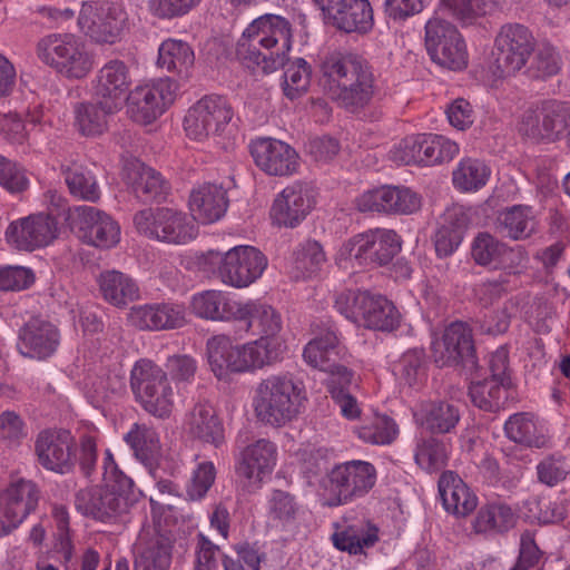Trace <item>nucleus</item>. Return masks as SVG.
Wrapping results in <instances>:
<instances>
[{
	"label": "nucleus",
	"instance_id": "obj_1",
	"mask_svg": "<svg viewBox=\"0 0 570 570\" xmlns=\"http://www.w3.org/2000/svg\"><path fill=\"white\" fill-rule=\"evenodd\" d=\"M102 484L80 489L75 494L76 510L102 523L125 522L141 492L117 465L110 450L105 451Z\"/></svg>",
	"mask_w": 570,
	"mask_h": 570
},
{
	"label": "nucleus",
	"instance_id": "obj_2",
	"mask_svg": "<svg viewBox=\"0 0 570 570\" xmlns=\"http://www.w3.org/2000/svg\"><path fill=\"white\" fill-rule=\"evenodd\" d=\"M321 82L342 108L356 114L373 100L377 86L368 61L354 53L334 52L321 65Z\"/></svg>",
	"mask_w": 570,
	"mask_h": 570
},
{
	"label": "nucleus",
	"instance_id": "obj_3",
	"mask_svg": "<svg viewBox=\"0 0 570 570\" xmlns=\"http://www.w3.org/2000/svg\"><path fill=\"white\" fill-rule=\"evenodd\" d=\"M292 26L277 14L255 19L237 42L236 55L248 68L272 72L286 66L292 48Z\"/></svg>",
	"mask_w": 570,
	"mask_h": 570
},
{
	"label": "nucleus",
	"instance_id": "obj_4",
	"mask_svg": "<svg viewBox=\"0 0 570 570\" xmlns=\"http://www.w3.org/2000/svg\"><path fill=\"white\" fill-rule=\"evenodd\" d=\"M35 454L39 464L48 471L68 474L77 462L82 474L90 478L97 463V443L91 435H82L79 444L69 430L46 429L38 433Z\"/></svg>",
	"mask_w": 570,
	"mask_h": 570
},
{
	"label": "nucleus",
	"instance_id": "obj_5",
	"mask_svg": "<svg viewBox=\"0 0 570 570\" xmlns=\"http://www.w3.org/2000/svg\"><path fill=\"white\" fill-rule=\"evenodd\" d=\"M305 401L304 387L292 375L273 374L258 383L253 407L259 422L282 428L302 413Z\"/></svg>",
	"mask_w": 570,
	"mask_h": 570
},
{
	"label": "nucleus",
	"instance_id": "obj_6",
	"mask_svg": "<svg viewBox=\"0 0 570 570\" xmlns=\"http://www.w3.org/2000/svg\"><path fill=\"white\" fill-rule=\"evenodd\" d=\"M278 345L266 344L264 340L234 345L228 336L216 335L207 342L208 363L219 380L273 365L278 362Z\"/></svg>",
	"mask_w": 570,
	"mask_h": 570
},
{
	"label": "nucleus",
	"instance_id": "obj_7",
	"mask_svg": "<svg viewBox=\"0 0 570 570\" xmlns=\"http://www.w3.org/2000/svg\"><path fill=\"white\" fill-rule=\"evenodd\" d=\"M376 479L377 472L371 462L351 460L335 464L321 481L326 504L338 507L365 497Z\"/></svg>",
	"mask_w": 570,
	"mask_h": 570
},
{
	"label": "nucleus",
	"instance_id": "obj_8",
	"mask_svg": "<svg viewBox=\"0 0 570 570\" xmlns=\"http://www.w3.org/2000/svg\"><path fill=\"white\" fill-rule=\"evenodd\" d=\"M36 55L67 79H82L94 67L85 43L71 33H50L40 38Z\"/></svg>",
	"mask_w": 570,
	"mask_h": 570
},
{
	"label": "nucleus",
	"instance_id": "obj_9",
	"mask_svg": "<svg viewBox=\"0 0 570 570\" xmlns=\"http://www.w3.org/2000/svg\"><path fill=\"white\" fill-rule=\"evenodd\" d=\"M130 386L142 409L158 419L170 416L174 391L167 373L149 360H139L130 372Z\"/></svg>",
	"mask_w": 570,
	"mask_h": 570
},
{
	"label": "nucleus",
	"instance_id": "obj_10",
	"mask_svg": "<svg viewBox=\"0 0 570 570\" xmlns=\"http://www.w3.org/2000/svg\"><path fill=\"white\" fill-rule=\"evenodd\" d=\"M205 265L217 267L218 277L233 287H247L258 279L267 267L266 256L256 247L235 246L222 254L208 250L204 256Z\"/></svg>",
	"mask_w": 570,
	"mask_h": 570
},
{
	"label": "nucleus",
	"instance_id": "obj_11",
	"mask_svg": "<svg viewBox=\"0 0 570 570\" xmlns=\"http://www.w3.org/2000/svg\"><path fill=\"white\" fill-rule=\"evenodd\" d=\"M401 238L392 229L374 228L357 234L340 248V257L354 261L360 267L389 264L401 250Z\"/></svg>",
	"mask_w": 570,
	"mask_h": 570
},
{
	"label": "nucleus",
	"instance_id": "obj_12",
	"mask_svg": "<svg viewBox=\"0 0 570 570\" xmlns=\"http://www.w3.org/2000/svg\"><path fill=\"white\" fill-rule=\"evenodd\" d=\"M518 132L533 142L551 144L570 137V102L549 100L539 111L525 110L518 122Z\"/></svg>",
	"mask_w": 570,
	"mask_h": 570
},
{
	"label": "nucleus",
	"instance_id": "obj_13",
	"mask_svg": "<svg viewBox=\"0 0 570 570\" xmlns=\"http://www.w3.org/2000/svg\"><path fill=\"white\" fill-rule=\"evenodd\" d=\"M136 230L153 239L185 244L196 237L197 228L187 214L173 208H146L134 216Z\"/></svg>",
	"mask_w": 570,
	"mask_h": 570
},
{
	"label": "nucleus",
	"instance_id": "obj_14",
	"mask_svg": "<svg viewBox=\"0 0 570 570\" xmlns=\"http://www.w3.org/2000/svg\"><path fill=\"white\" fill-rule=\"evenodd\" d=\"M535 45L532 31L524 24H503L494 39L495 72L509 77L524 69Z\"/></svg>",
	"mask_w": 570,
	"mask_h": 570
},
{
	"label": "nucleus",
	"instance_id": "obj_15",
	"mask_svg": "<svg viewBox=\"0 0 570 570\" xmlns=\"http://www.w3.org/2000/svg\"><path fill=\"white\" fill-rule=\"evenodd\" d=\"M234 117L228 100L219 95H207L195 102L184 119L186 135L203 141L225 132Z\"/></svg>",
	"mask_w": 570,
	"mask_h": 570
},
{
	"label": "nucleus",
	"instance_id": "obj_16",
	"mask_svg": "<svg viewBox=\"0 0 570 570\" xmlns=\"http://www.w3.org/2000/svg\"><path fill=\"white\" fill-rule=\"evenodd\" d=\"M425 47L431 59L451 70L468 65L465 42L454 24L434 16L425 24Z\"/></svg>",
	"mask_w": 570,
	"mask_h": 570
},
{
	"label": "nucleus",
	"instance_id": "obj_17",
	"mask_svg": "<svg viewBox=\"0 0 570 570\" xmlns=\"http://www.w3.org/2000/svg\"><path fill=\"white\" fill-rule=\"evenodd\" d=\"M127 21L120 3L108 0L85 1L78 16L81 31L98 43H114Z\"/></svg>",
	"mask_w": 570,
	"mask_h": 570
},
{
	"label": "nucleus",
	"instance_id": "obj_18",
	"mask_svg": "<svg viewBox=\"0 0 570 570\" xmlns=\"http://www.w3.org/2000/svg\"><path fill=\"white\" fill-rule=\"evenodd\" d=\"M459 153L456 142L439 135L409 136L390 151L399 165L419 164L431 166L451 160Z\"/></svg>",
	"mask_w": 570,
	"mask_h": 570
},
{
	"label": "nucleus",
	"instance_id": "obj_19",
	"mask_svg": "<svg viewBox=\"0 0 570 570\" xmlns=\"http://www.w3.org/2000/svg\"><path fill=\"white\" fill-rule=\"evenodd\" d=\"M177 89L176 81L170 78L138 86L126 98L128 114L136 122L150 124L174 102Z\"/></svg>",
	"mask_w": 570,
	"mask_h": 570
},
{
	"label": "nucleus",
	"instance_id": "obj_20",
	"mask_svg": "<svg viewBox=\"0 0 570 570\" xmlns=\"http://www.w3.org/2000/svg\"><path fill=\"white\" fill-rule=\"evenodd\" d=\"M66 219L88 245L110 248L120 239V227L117 222L98 208L85 205L68 208Z\"/></svg>",
	"mask_w": 570,
	"mask_h": 570
},
{
	"label": "nucleus",
	"instance_id": "obj_21",
	"mask_svg": "<svg viewBox=\"0 0 570 570\" xmlns=\"http://www.w3.org/2000/svg\"><path fill=\"white\" fill-rule=\"evenodd\" d=\"M40 491L31 480L11 482L0 493V535L16 529L38 505Z\"/></svg>",
	"mask_w": 570,
	"mask_h": 570
},
{
	"label": "nucleus",
	"instance_id": "obj_22",
	"mask_svg": "<svg viewBox=\"0 0 570 570\" xmlns=\"http://www.w3.org/2000/svg\"><path fill=\"white\" fill-rule=\"evenodd\" d=\"M235 321L242 323L245 332L259 335L258 340H264L266 344L278 345V362L283 358L287 346L277 335L283 327L282 316L272 305L259 301L240 302Z\"/></svg>",
	"mask_w": 570,
	"mask_h": 570
},
{
	"label": "nucleus",
	"instance_id": "obj_23",
	"mask_svg": "<svg viewBox=\"0 0 570 570\" xmlns=\"http://www.w3.org/2000/svg\"><path fill=\"white\" fill-rule=\"evenodd\" d=\"M434 362L438 366L462 365L473 368L476 364L472 332L463 322H453L445 330L441 340L433 343Z\"/></svg>",
	"mask_w": 570,
	"mask_h": 570
},
{
	"label": "nucleus",
	"instance_id": "obj_24",
	"mask_svg": "<svg viewBox=\"0 0 570 570\" xmlns=\"http://www.w3.org/2000/svg\"><path fill=\"white\" fill-rule=\"evenodd\" d=\"M315 204V189L307 183L295 181L274 199L271 217L278 226L294 228L307 217Z\"/></svg>",
	"mask_w": 570,
	"mask_h": 570
},
{
	"label": "nucleus",
	"instance_id": "obj_25",
	"mask_svg": "<svg viewBox=\"0 0 570 570\" xmlns=\"http://www.w3.org/2000/svg\"><path fill=\"white\" fill-rule=\"evenodd\" d=\"M356 206L360 212L411 215L422 206L421 196L404 186H382L362 194Z\"/></svg>",
	"mask_w": 570,
	"mask_h": 570
},
{
	"label": "nucleus",
	"instance_id": "obj_26",
	"mask_svg": "<svg viewBox=\"0 0 570 570\" xmlns=\"http://www.w3.org/2000/svg\"><path fill=\"white\" fill-rule=\"evenodd\" d=\"M249 153L255 165L268 176H291L299 166L296 150L275 138L263 137L252 140Z\"/></svg>",
	"mask_w": 570,
	"mask_h": 570
},
{
	"label": "nucleus",
	"instance_id": "obj_27",
	"mask_svg": "<svg viewBox=\"0 0 570 570\" xmlns=\"http://www.w3.org/2000/svg\"><path fill=\"white\" fill-rule=\"evenodd\" d=\"M325 19L346 33H366L373 27V10L368 0H313Z\"/></svg>",
	"mask_w": 570,
	"mask_h": 570
},
{
	"label": "nucleus",
	"instance_id": "obj_28",
	"mask_svg": "<svg viewBox=\"0 0 570 570\" xmlns=\"http://www.w3.org/2000/svg\"><path fill=\"white\" fill-rule=\"evenodd\" d=\"M58 234L57 222L50 215L37 214L17 219L8 226L6 238L20 250H33L50 244Z\"/></svg>",
	"mask_w": 570,
	"mask_h": 570
},
{
	"label": "nucleus",
	"instance_id": "obj_29",
	"mask_svg": "<svg viewBox=\"0 0 570 570\" xmlns=\"http://www.w3.org/2000/svg\"><path fill=\"white\" fill-rule=\"evenodd\" d=\"M131 78L127 65L118 59L108 61L92 81L96 99L106 110H119L129 95Z\"/></svg>",
	"mask_w": 570,
	"mask_h": 570
},
{
	"label": "nucleus",
	"instance_id": "obj_30",
	"mask_svg": "<svg viewBox=\"0 0 570 570\" xmlns=\"http://www.w3.org/2000/svg\"><path fill=\"white\" fill-rule=\"evenodd\" d=\"M124 179L130 193L141 203L161 202L169 191V185L161 174L137 159L126 164Z\"/></svg>",
	"mask_w": 570,
	"mask_h": 570
},
{
	"label": "nucleus",
	"instance_id": "obj_31",
	"mask_svg": "<svg viewBox=\"0 0 570 570\" xmlns=\"http://www.w3.org/2000/svg\"><path fill=\"white\" fill-rule=\"evenodd\" d=\"M276 445L261 439L248 445L240 453L236 465V474L254 489L259 488L264 475L269 474L276 464Z\"/></svg>",
	"mask_w": 570,
	"mask_h": 570
},
{
	"label": "nucleus",
	"instance_id": "obj_32",
	"mask_svg": "<svg viewBox=\"0 0 570 570\" xmlns=\"http://www.w3.org/2000/svg\"><path fill=\"white\" fill-rule=\"evenodd\" d=\"M59 345V332L55 325L35 317L19 331L18 350L21 355L43 360L51 356Z\"/></svg>",
	"mask_w": 570,
	"mask_h": 570
},
{
	"label": "nucleus",
	"instance_id": "obj_33",
	"mask_svg": "<svg viewBox=\"0 0 570 570\" xmlns=\"http://www.w3.org/2000/svg\"><path fill=\"white\" fill-rule=\"evenodd\" d=\"M173 540L156 529L144 530L136 543L135 570H169Z\"/></svg>",
	"mask_w": 570,
	"mask_h": 570
},
{
	"label": "nucleus",
	"instance_id": "obj_34",
	"mask_svg": "<svg viewBox=\"0 0 570 570\" xmlns=\"http://www.w3.org/2000/svg\"><path fill=\"white\" fill-rule=\"evenodd\" d=\"M414 419L417 425L432 435L450 434L461 420V411L448 401H426L420 404Z\"/></svg>",
	"mask_w": 570,
	"mask_h": 570
},
{
	"label": "nucleus",
	"instance_id": "obj_35",
	"mask_svg": "<svg viewBox=\"0 0 570 570\" xmlns=\"http://www.w3.org/2000/svg\"><path fill=\"white\" fill-rule=\"evenodd\" d=\"M130 316L141 330H173L186 323L185 307L174 303L138 306L132 308Z\"/></svg>",
	"mask_w": 570,
	"mask_h": 570
},
{
	"label": "nucleus",
	"instance_id": "obj_36",
	"mask_svg": "<svg viewBox=\"0 0 570 570\" xmlns=\"http://www.w3.org/2000/svg\"><path fill=\"white\" fill-rule=\"evenodd\" d=\"M189 207L193 220L203 224L217 222L227 210V193L222 186L205 184L191 191Z\"/></svg>",
	"mask_w": 570,
	"mask_h": 570
},
{
	"label": "nucleus",
	"instance_id": "obj_37",
	"mask_svg": "<svg viewBox=\"0 0 570 570\" xmlns=\"http://www.w3.org/2000/svg\"><path fill=\"white\" fill-rule=\"evenodd\" d=\"M361 308L358 324L376 330L391 332L400 324V313L393 303L383 296L362 293L356 299Z\"/></svg>",
	"mask_w": 570,
	"mask_h": 570
},
{
	"label": "nucleus",
	"instance_id": "obj_38",
	"mask_svg": "<svg viewBox=\"0 0 570 570\" xmlns=\"http://www.w3.org/2000/svg\"><path fill=\"white\" fill-rule=\"evenodd\" d=\"M438 485L442 504L448 512L466 517L475 510L478 498L458 474L443 472Z\"/></svg>",
	"mask_w": 570,
	"mask_h": 570
},
{
	"label": "nucleus",
	"instance_id": "obj_39",
	"mask_svg": "<svg viewBox=\"0 0 570 570\" xmlns=\"http://www.w3.org/2000/svg\"><path fill=\"white\" fill-rule=\"evenodd\" d=\"M239 301L229 298L220 291H205L194 295L191 309L195 315L210 321H235Z\"/></svg>",
	"mask_w": 570,
	"mask_h": 570
},
{
	"label": "nucleus",
	"instance_id": "obj_40",
	"mask_svg": "<svg viewBox=\"0 0 570 570\" xmlns=\"http://www.w3.org/2000/svg\"><path fill=\"white\" fill-rule=\"evenodd\" d=\"M344 348L335 328H327L324 334L315 337L305 346L303 357L307 364L326 372L341 360Z\"/></svg>",
	"mask_w": 570,
	"mask_h": 570
},
{
	"label": "nucleus",
	"instance_id": "obj_41",
	"mask_svg": "<svg viewBox=\"0 0 570 570\" xmlns=\"http://www.w3.org/2000/svg\"><path fill=\"white\" fill-rule=\"evenodd\" d=\"M497 230L512 240L529 238L537 229V222L529 206L514 205L499 213Z\"/></svg>",
	"mask_w": 570,
	"mask_h": 570
},
{
	"label": "nucleus",
	"instance_id": "obj_42",
	"mask_svg": "<svg viewBox=\"0 0 570 570\" xmlns=\"http://www.w3.org/2000/svg\"><path fill=\"white\" fill-rule=\"evenodd\" d=\"M517 511L505 502L494 501L480 508L473 521L476 533H505L514 528Z\"/></svg>",
	"mask_w": 570,
	"mask_h": 570
},
{
	"label": "nucleus",
	"instance_id": "obj_43",
	"mask_svg": "<svg viewBox=\"0 0 570 570\" xmlns=\"http://www.w3.org/2000/svg\"><path fill=\"white\" fill-rule=\"evenodd\" d=\"M505 435L513 441L529 448H543L549 439L542 425L530 413H515L504 424Z\"/></svg>",
	"mask_w": 570,
	"mask_h": 570
},
{
	"label": "nucleus",
	"instance_id": "obj_44",
	"mask_svg": "<svg viewBox=\"0 0 570 570\" xmlns=\"http://www.w3.org/2000/svg\"><path fill=\"white\" fill-rule=\"evenodd\" d=\"M188 431L205 442L220 444L224 440V429L214 407L208 403H198L191 410L187 420Z\"/></svg>",
	"mask_w": 570,
	"mask_h": 570
},
{
	"label": "nucleus",
	"instance_id": "obj_45",
	"mask_svg": "<svg viewBox=\"0 0 570 570\" xmlns=\"http://www.w3.org/2000/svg\"><path fill=\"white\" fill-rule=\"evenodd\" d=\"M98 283L104 298L115 306H125L139 297V288L135 281L121 272H104Z\"/></svg>",
	"mask_w": 570,
	"mask_h": 570
},
{
	"label": "nucleus",
	"instance_id": "obj_46",
	"mask_svg": "<svg viewBox=\"0 0 570 570\" xmlns=\"http://www.w3.org/2000/svg\"><path fill=\"white\" fill-rule=\"evenodd\" d=\"M450 444L436 435H422L417 439L414 460L428 473L443 470L448 465Z\"/></svg>",
	"mask_w": 570,
	"mask_h": 570
},
{
	"label": "nucleus",
	"instance_id": "obj_47",
	"mask_svg": "<svg viewBox=\"0 0 570 570\" xmlns=\"http://www.w3.org/2000/svg\"><path fill=\"white\" fill-rule=\"evenodd\" d=\"M61 174L73 197L91 203H96L100 198L95 175L82 164L76 161L62 164Z\"/></svg>",
	"mask_w": 570,
	"mask_h": 570
},
{
	"label": "nucleus",
	"instance_id": "obj_48",
	"mask_svg": "<svg viewBox=\"0 0 570 570\" xmlns=\"http://www.w3.org/2000/svg\"><path fill=\"white\" fill-rule=\"evenodd\" d=\"M194 62V51L191 47L183 40L167 39L159 47L157 63L160 68H165L169 72L187 77Z\"/></svg>",
	"mask_w": 570,
	"mask_h": 570
},
{
	"label": "nucleus",
	"instance_id": "obj_49",
	"mask_svg": "<svg viewBox=\"0 0 570 570\" xmlns=\"http://www.w3.org/2000/svg\"><path fill=\"white\" fill-rule=\"evenodd\" d=\"M466 230V217L460 210L448 212L444 223L434 236L435 252L439 257L452 255L460 246Z\"/></svg>",
	"mask_w": 570,
	"mask_h": 570
},
{
	"label": "nucleus",
	"instance_id": "obj_50",
	"mask_svg": "<svg viewBox=\"0 0 570 570\" xmlns=\"http://www.w3.org/2000/svg\"><path fill=\"white\" fill-rule=\"evenodd\" d=\"M510 386L504 381L485 379L472 382L469 387V395L472 403L487 412H498L503 409L509 399Z\"/></svg>",
	"mask_w": 570,
	"mask_h": 570
},
{
	"label": "nucleus",
	"instance_id": "obj_51",
	"mask_svg": "<svg viewBox=\"0 0 570 570\" xmlns=\"http://www.w3.org/2000/svg\"><path fill=\"white\" fill-rule=\"evenodd\" d=\"M117 110H106L105 106L97 102H78L73 107L75 127L82 136L95 137L107 129V117Z\"/></svg>",
	"mask_w": 570,
	"mask_h": 570
},
{
	"label": "nucleus",
	"instance_id": "obj_52",
	"mask_svg": "<svg viewBox=\"0 0 570 570\" xmlns=\"http://www.w3.org/2000/svg\"><path fill=\"white\" fill-rule=\"evenodd\" d=\"M125 441L134 451L135 456L146 465H151L159 454V435L147 424L135 423L125 435Z\"/></svg>",
	"mask_w": 570,
	"mask_h": 570
},
{
	"label": "nucleus",
	"instance_id": "obj_53",
	"mask_svg": "<svg viewBox=\"0 0 570 570\" xmlns=\"http://www.w3.org/2000/svg\"><path fill=\"white\" fill-rule=\"evenodd\" d=\"M377 528L374 525H367L366 528L350 525L343 531L335 532L332 535V540L336 549L346 551L350 554H357L377 542Z\"/></svg>",
	"mask_w": 570,
	"mask_h": 570
},
{
	"label": "nucleus",
	"instance_id": "obj_54",
	"mask_svg": "<svg viewBox=\"0 0 570 570\" xmlns=\"http://www.w3.org/2000/svg\"><path fill=\"white\" fill-rule=\"evenodd\" d=\"M490 174V168L482 160L464 158L453 170L452 180L459 190L475 191L487 184Z\"/></svg>",
	"mask_w": 570,
	"mask_h": 570
},
{
	"label": "nucleus",
	"instance_id": "obj_55",
	"mask_svg": "<svg viewBox=\"0 0 570 570\" xmlns=\"http://www.w3.org/2000/svg\"><path fill=\"white\" fill-rule=\"evenodd\" d=\"M561 58L558 50L549 42L534 46L532 60L525 67V73L532 79H547L560 71Z\"/></svg>",
	"mask_w": 570,
	"mask_h": 570
},
{
	"label": "nucleus",
	"instance_id": "obj_56",
	"mask_svg": "<svg viewBox=\"0 0 570 570\" xmlns=\"http://www.w3.org/2000/svg\"><path fill=\"white\" fill-rule=\"evenodd\" d=\"M312 68L303 58L288 63L283 76V92L291 99H297L307 92L311 83Z\"/></svg>",
	"mask_w": 570,
	"mask_h": 570
},
{
	"label": "nucleus",
	"instance_id": "obj_57",
	"mask_svg": "<svg viewBox=\"0 0 570 570\" xmlns=\"http://www.w3.org/2000/svg\"><path fill=\"white\" fill-rule=\"evenodd\" d=\"M299 505L295 497L283 490H273L267 500V515L275 525L287 527L296 520Z\"/></svg>",
	"mask_w": 570,
	"mask_h": 570
},
{
	"label": "nucleus",
	"instance_id": "obj_58",
	"mask_svg": "<svg viewBox=\"0 0 570 570\" xmlns=\"http://www.w3.org/2000/svg\"><path fill=\"white\" fill-rule=\"evenodd\" d=\"M356 433L364 442L386 445L396 439L399 428L393 419L386 415H376L370 422L357 428Z\"/></svg>",
	"mask_w": 570,
	"mask_h": 570
},
{
	"label": "nucleus",
	"instance_id": "obj_59",
	"mask_svg": "<svg viewBox=\"0 0 570 570\" xmlns=\"http://www.w3.org/2000/svg\"><path fill=\"white\" fill-rule=\"evenodd\" d=\"M505 243L487 232L479 233L471 245V256L476 265L494 268Z\"/></svg>",
	"mask_w": 570,
	"mask_h": 570
},
{
	"label": "nucleus",
	"instance_id": "obj_60",
	"mask_svg": "<svg viewBox=\"0 0 570 570\" xmlns=\"http://www.w3.org/2000/svg\"><path fill=\"white\" fill-rule=\"evenodd\" d=\"M529 264V254L523 246L504 245L494 269H500L501 277H509L517 283V278L523 274Z\"/></svg>",
	"mask_w": 570,
	"mask_h": 570
},
{
	"label": "nucleus",
	"instance_id": "obj_61",
	"mask_svg": "<svg viewBox=\"0 0 570 570\" xmlns=\"http://www.w3.org/2000/svg\"><path fill=\"white\" fill-rule=\"evenodd\" d=\"M216 478V469L213 462L204 461L197 464L186 483V495L190 501L204 499L213 487Z\"/></svg>",
	"mask_w": 570,
	"mask_h": 570
},
{
	"label": "nucleus",
	"instance_id": "obj_62",
	"mask_svg": "<svg viewBox=\"0 0 570 570\" xmlns=\"http://www.w3.org/2000/svg\"><path fill=\"white\" fill-rule=\"evenodd\" d=\"M401 377L410 385L421 383L426 376L425 353L422 348L405 352L399 362Z\"/></svg>",
	"mask_w": 570,
	"mask_h": 570
},
{
	"label": "nucleus",
	"instance_id": "obj_63",
	"mask_svg": "<svg viewBox=\"0 0 570 570\" xmlns=\"http://www.w3.org/2000/svg\"><path fill=\"white\" fill-rule=\"evenodd\" d=\"M202 0H149L148 10L159 20H174L189 13Z\"/></svg>",
	"mask_w": 570,
	"mask_h": 570
},
{
	"label": "nucleus",
	"instance_id": "obj_64",
	"mask_svg": "<svg viewBox=\"0 0 570 570\" xmlns=\"http://www.w3.org/2000/svg\"><path fill=\"white\" fill-rule=\"evenodd\" d=\"M28 435L23 419L14 411L0 413V440L9 446L19 445Z\"/></svg>",
	"mask_w": 570,
	"mask_h": 570
}]
</instances>
